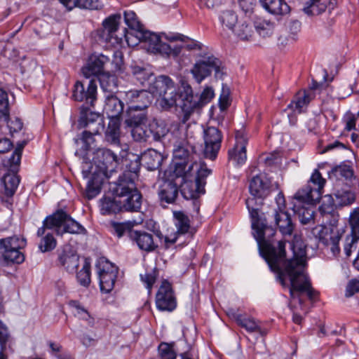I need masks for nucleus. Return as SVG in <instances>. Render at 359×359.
<instances>
[{"instance_id":"1","label":"nucleus","mask_w":359,"mask_h":359,"mask_svg":"<svg viewBox=\"0 0 359 359\" xmlns=\"http://www.w3.org/2000/svg\"><path fill=\"white\" fill-rule=\"evenodd\" d=\"M271 182L265 175L260 174L250 180V196L245 201L251 218L252 234L257 241L259 250L270 269L278 273L283 287H288L292 299L297 297L300 304L301 294H306L311 301L318 297V292L312 287L309 278L304 271L306 262V246L301 238L294 236L290 244L293 257L285 259V243L280 241L276 245L271 238L275 230L267 225L265 217L259 210L264 199L271 191Z\"/></svg>"},{"instance_id":"2","label":"nucleus","mask_w":359,"mask_h":359,"mask_svg":"<svg viewBox=\"0 0 359 359\" xmlns=\"http://www.w3.org/2000/svg\"><path fill=\"white\" fill-rule=\"evenodd\" d=\"M136 113L140 115L144 109L151 104L153 97L160 98L159 104L163 109L175 107L177 96V87L174 81L168 76L156 77L149 70L136 67Z\"/></svg>"},{"instance_id":"3","label":"nucleus","mask_w":359,"mask_h":359,"mask_svg":"<svg viewBox=\"0 0 359 359\" xmlns=\"http://www.w3.org/2000/svg\"><path fill=\"white\" fill-rule=\"evenodd\" d=\"M116 197L104 196L100 200V211L104 215L116 214L120 211L133 212L135 210V182L133 180H122L111 187Z\"/></svg>"},{"instance_id":"4","label":"nucleus","mask_w":359,"mask_h":359,"mask_svg":"<svg viewBox=\"0 0 359 359\" xmlns=\"http://www.w3.org/2000/svg\"><path fill=\"white\" fill-rule=\"evenodd\" d=\"M214 95L213 89L206 87L198 97L197 95H194L192 88L189 84L183 83L182 90L176 97V111L182 116V121L185 123L195 109L210 102Z\"/></svg>"},{"instance_id":"5","label":"nucleus","mask_w":359,"mask_h":359,"mask_svg":"<svg viewBox=\"0 0 359 359\" xmlns=\"http://www.w3.org/2000/svg\"><path fill=\"white\" fill-rule=\"evenodd\" d=\"M210 173L211 170L208 169L204 163L191 164L183 175V182L181 184V193L183 196L186 199H194L205 194L206 177Z\"/></svg>"},{"instance_id":"6","label":"nucleus","mask_w":359,"mask_h":359,"mask_svg":"<svg viewBox=\"0 0 359 359\" xmlns=\"http://www.w3.org/2000/svg\"><path fill=\"white\" fill-rule=\"evenodd\" d=\"M136 46L145 50L147 53L160 54L163 56L177 57L182 47L172 48L166 43L161 41L160 36L146 29L144 25L136 18Z\"/></svg>"},{"instance_id":"7","label":"nucleus","mask_w":359,"mask_h":359,"mask_svg":"<svg viewBox=\"0 0 359 359\" xmlns=\"http://www.w3.org/2000/svg\"><path fill=\"white\" fill-rule=\"evenodd\" d=\"M46 229H55L56 233L60 236L65 233H86L85 228L63 210H57L53 215L47 216L43 222V226L39 228L37 236L44 234Z\"/></svg>"},{"instance_id":"8","label":"nucleus","mask_w":359,"mask_h":359,"mask_svg":"<svg viewBox=\"0 0 359 359\" xmlns=\"http://www.w3.org/2000/svg\"><path fill=\"white\" fill-rule=\"evenodd\" d=\"M25 245L26 240L15 236L0 239V252H2L4 263L6 265L22 263L25 256L20 249Z\"/></svg>"},{"instance_id":"9","label":"nucleus","mask_w":359,"mask_h":359,"mask_svg":"<svg viewBox=\"0 0 359 359\" xmlns=\"http://www.w3.org/2000/svg\"><path fill=\"white\" fill-rule=\"evenodd\" d=\"M222 62L219 59L215 57L212 54L203 53L196 60L191 72L198 83H200L205 78L209 76L214 71L215 76L219 77L221 73Z\"/></svg>"},{"instance_id":"10","label":"nucleus","mask_w":359,"mask_h":359,"mask_svg":"<svg viewBox=\"0 0 359 359\" xmlns=\"http://www.w3.org/2000/svg\"><path fill=\"white\" fill-rule=\"evenodd\" d=\"M168 130L163 123L155 120L149 121L146 114L136 116V141H147L150 137L159 140L167 133Z\"/></svg>"},{"instance_id":"11","label":"nucleus","mask_w":359,"mask_h":359,"mask_svg":"<svg viewBox=\"0 0 359 359\" xmlns=\"http://www.w3.org/2000/svg\"><path fill=\"white\" fill-rule=\"evenodd\" d=\"M326 180L322 177L318 170L313 172L308 184L299 190L294 198L302 202L311 203L318 201L323 194Z\"/></svg>"},{"instance_id":"12","label":"nucleus","mask_w":359,"mask_h":359,"mask_svg":"<svg viewBox=\"0 0 359 359\" xmlns=\"http://www.w3.org/2000/svg\"><path fill=\"white\" fill-rule=\"evenodd\" d=\"M102 292L109 293L117 280L118 268L105 259H100L96 265Z\"/></svg>"},{"instance_id":"13","label":"nucleus","mask_w":359,"mask_h":359,"mask_svg":"<svg viewBox=\"0 0 359 359\" xmlns=\"http://www.w3.org/2000/svg\"><path fill=\"white\" fill-rule=\"evenodd\" d=\"M82 174L85 178L91 175L87 183L86 196L89 200L92 199L100 193L104 175L93 170L91 162L86 161H83L82 163Z\"/></svg>"},{"instance_id":"14","label":"nucleus","mask_w":359,"mask_h":359,"mask_svg":"<svg viewBox=\"0 0 359 359\" xmlns=\"http://www.w3.org/2000/svg\"><path fill=\"white\" fill-rule=\"evenodd\" d=\"M248 138L243 130H238L235 135V144L233 147L229 149V161L234 166H241L246 162L247 154L246 146Z\"/></svg>"},{"instance_id":"15","label":"nucleus","mask_w":359,"mask_h":359,"mask_svg":"<svg viewBox=\"0 0 359 359\" xmlns=\"http://www.w3.org/2000/svg\"><path fill=\"white\" fill-rule=\"evenodd\" d=\"M121 15L114 14L107 18L102 22V29L100 31V38L106 43L114 46L121 43L122 38L117 36L121 22Z\"/></svg>"},{"instance_id":"16","label":"nucleus","mask_w":359,"mask_h":359,"mask_svg":"<svg viewBox=\"0 0 359 359\" xmlns=\"http://www.w3.org/2000/svg\"><path fill=\"white\" fill-rule=\"evenodd\" d=\"M334 198L332 196H327V203L324 201L320 206L322 214H330L334 210V206H345L352 204L355 200V194L349 189H340L334 194Z\"/></svg>"},{"instance_id":"17","label":"nucleus","mask_w":359,"mask_h":359,"mask_svg":"<svg viewBox=\"0 0 359 359\" xmlns=\"http://www.w3.org/2000/svg\"><path fill=\"white\" fill-rule=\"evenodd\" d=\"M205 142L204 154L206 158L214 159L221 147L222 136L215 127H208L203 131Z\"/></svg>"},{"instance_id":"18","label":"nucleus","mask_w":359,"mask_h":359,"mask_svg":"<svg viewBox=\"0 0 359 359\" xmlns=\"http://www.w3.org/2000/svg\"><path fill=\"white\" fill-rule=\"evenodd\" d=\"M174 223L177 231L166 235L164 238L166 248L175 244L180 236L189 233L190 222L188 217L183 212H174Z\"/></svg>"},{"instance_id":"19","label":"nucleus","mask_w":359,"mask_h":359,"mask_svg":"<svg viewBox=\"0 0 359 359\" xmlns=\"http://www.w3.org/2000/svg\"><path fill=\"white\" fill-rule=\"evenodd\" d=\"M156 304L161 311H173L176 307V301L173 294L171 285L167 280H163L156 294Z\"/></svg>"},{"instance_id":"20","label":"nucleus","mask_w":359,"mask_h":359,"mask_svg":"<svg viewBox=\"0 0 359 359\" xmlns=\"http://www.w3.org/2000/svg\"><path fill=\"white\" fill-rule=\"evenodd\" d=\"M109 61V57L103 54L92 55L82 68V73L86 78L93 76L97 79L100 74L104 73L103 69Z\"/></svg>"},{"instance_id":"21","label":"nucleus","mask_w":359,"mask_h":359,"mask_svg":"<svg viewBox=\"0 0 359 359\" xmlns=\"http://www.w3.org/2000/svg\"><path fill=\"white\" fill-rule=\"evenodd\" d=\"M97 85L95 79L93 78L89 81L88 88L86 90L83 84L80 81H76L74 84L72 97L74 100L81 102L86 100L87 104L90 106L96 100Z\"/></svg>"},{"instance_id":"22","label":"nucleus","mask_w":359,"mask_h":359,"mask_svg":"<svg viewBox=\"0 0 359 359\" xmlns=\"http://www.w3.org/2000/svg\"><path fill=\"white\" fill-rule=\"evenodd\" d=\"M117 156L109 149H99L95 153L93 161L99 170L97 171L104 175L111 171L116 165Z\"/></svg>"},{"instance_id":"23","label":"nucleus","mask_w":359,"mask_h":359,"mask_svg":"<svg viewBox=\"0 0 359 359\" xmlns=\"http://www.w3.org/2000/svg\"><path fill=\"white\" fill-rule=\"evenodd\" d=\"M226 312L230 318L233 319L239 326L244 328L248 332L262 334L259 323L254 318L243 316L234 308H229Z\"/></svg>"},{"instance_id":"24","label":"nucleus","mask_w":359,"mask_h":359,"mask_svg":"<svg viewBox=\"0 0 359 359\" xmlns=\"http://www.w3.org/2000/svg\"><path fill=\"white\" fill-rule=\"evenodd\" d=\"M59 262L68 272L74 273L79 264V257L70 246H66L59 255Z\"/></svg>"},{"instance_id":"25","label":"nucleus","mask_w":359,"mask_h":359,"mask_svg":"<svg viewBox=\"0 0 359 359\" xmlns=\"http://www.w3.org/2000/svg\"><path fill=\"white\" fill-rule=\"evenodd\" d=\"M142 166L149 170L158 169L163 161V156L155 149H149L142 153L137 158Z\"/></svg>"},{"instance_id":"26","label":"nucleus","mask_w":359,"mask_h":359,"mask_svg":"<svg viewBox=\"0 0 359 359\" xmlns=\"http://www.w3.org/2000/svg\"><path fill=\"white\" fill-rule=\"evenodd\" d=\"M263 8L276 16H284L290 13V7L285 0H259Z\"/></svg>"},{"instance_id":"27","label":"nucleus","mask_w":359,"mask_h":359,"mask_svg":"<svg viewBox=\"0 0 359 359\" xmlns=\"http://www.w3.org/2000/svg\"><path fill=\"white\" fill-rule=\"evenodd\" d=\"M123 104L113 95H108L104 107V111L110 121H119V116L123 112Z\"/></svg>"},{"instance_id":"28","label":"nucleus","mask_w":359,"mask_h":359,"mask_svg":"<svg viewBox=\"0 0 359 359\" xmlns=\"http://www.w3.org/2000/svg\"><path fill=\"white\" fill-rule=\"evenodd\" d=\"M275 222L278 226L280 232L283 236L292 235L294 230V224L292 222L290 215L286 211L276 212Z\"/></svg>"},{"instance_id":"29","label":"nucleus","mask_w":359,"mask_h":359,"mask_svg":"<svg viewBox=\"0 0 359 359\" xmlns=\"http://www.w3.org/2000/svg\"><path fill=\"white\" fill-rule=\"evenodd\" d=\"M69 306L72 309L75 317L78 318L79 320L85 321L89 327H94L95 318L79 302L71 300L69 302Z\"/></svg>"},{"instance_id":"30","label":"nucleus","mask_w":359,"mask_h":359,"mask_svg":"<svg viewBox=\"0 0 359 359\" xmlns=\"http://www.w3.org/2000/svg\"><path fill=\"white\" fill-rule=\"evenodd\" d=\"M13 352V341L7 327L0 323V355L8 356Z\"/></svg>"},{"instance_id":"31","label":"nucleus","mask_w":359,"mask_h":359,"mask_svg":"<svg viewBox=\"0 0 359 359\" xmlns=\"http://www.w3.org/2000/svg\"><path fill=\"white\" fill-rule=\"evenodd\" d=\"M311 233L323 245H328L330 241L339 233L333 227L324 225L315 226L312 229Z\"/></svg>"},{"instance_id":"32","label":"nucleus","mask_w":359,"mask_h":359,"mask_svg":"<svg viewBox=\"0 0 359 359\" xmlns=\"http://www.w3.org/2000/svg\"><path fill=\"white\" fill-rule=\"evenodd\" d=\"M178 194L177 187L172 182H164L159 188L158 195L161 201L172 203Z\"/></svg>"},{"instance_id":"33","label":"nucleus","mask_w":359,"mask_h":359,"mask_svg":"<svg viewBox=\"0 0 359 359\" xmlns=\"http://www.w3.org/2000/svg\"><path fill=\"white\" fill-rule=\"evenodd\" d=\"M311 97L310 93L306 90L299 91L294 100L288 105L287 108L294 114H300L303 109L309 103Z\"/></svg>"},{"instance_id":"34","label":"nucleus","mask_w":359,"mask_h":359,"mask_svg":"<svg viewBox=\"0 0 359 359\" xmlns=\"http://www.w3.org/2000/svg\"><path fill=\"white\" fill-rule=\"evenodd\" d=\"M101 88L110 93H114L116 91L118 88V79L116 75L109 72L102 73L97 78Z\"/></svg>"},{"instance_id":"35","label":"nucleus","mask_w":359,"mask_h":359,"mask_svg":"<svg viewBox=\"0 0 359 359\" xmlns=\"http://www.w3.org/2000/svg\"><path fill=\"white\" fill-rule=\"evenodd\" d=\"M136 213L139 212L140 215L139 219H136V224L142 223L144 219L149 217V205L146 200L142 198V194L136 189Z\"/></svg>"},{"instance_id":"36","label":"nucleus","mask_w":359,"mask_h":359,"mask_svg":"<svg viewBox=\"0 0 359 359\" xmlns=\"http://www.w3.org/2000/svg\"><path fill=\"white\" fill-rule=\"evenodd\" d=\"M111 226L116 232L118 237H121L123 235H128L132 241H134L133 237V228L135 226V222L128 221L125 222H111Z\"/></svg>"},{"instance_id":"37","label":"nucleus","mask_w":359,"mask_h":359,"mask_svg":"<svg viewBox=\"0 0 359 359\" xmlns=\"http://www.w3.org/2000/svg\"><path fill=\"white\" fill-rule=\"evenodd\" d=\"M353 175V172L351 167L346 164L340 165L337 166L329 172V177L330 179L336 178L337 180H349Z\"/></svg>"},{"instance_id":"38","label":"nucleus","mask_w":359,"mask_h":359,"mask_svg":"<svg viewBox=\"0 0 359 359\" xmlns=\"http://www.w3.org/2000/svg\"><path fill=\"white\" fill-rule=\"evenodd\" d=\"M136 243L140 249L145 251H151L155 248L153 236L148 233L136 231Z\"/></svg>"},{"instance_id":"39","label":"nucleus","mask_w":359,"mask_h":359,"mask_svg":"<svg viewBox=\"0 0 359 359\" xmlns=\"http://www.w3.org/2000/svg\"><path fill=\"white\" fill-rule=\"evenodd\" d=\"M3 183L6 195L13 196L20 184L19 176L15 174H7L3 177Z\"/></svg>"},{"instance_id":"40","label":"nucleus","mask_w":359,"mask_h":359,"mask_svg":"<svg viewBox=\"0 0 359 359\" xmlns=\"http://www.w3.org/2000/svg\"><path fill=\"white\" fill-rule=\"evenodd\" d=\"M39 237H41V238L39 244V249L41 252H49L55 248L57 241L52 233L45 232L44 234Z\"/></svg>"},{"instance_id":"41","label":"nucleus","mask_w":359,"mask_h":359,"mask_svg":"<svg viewBox=\"0 0 359 359\" xmlns=\"http://www.w3.org/2000/svg\"><path fill=\"white\" fill-rule=\"evenodd\" d=\"M326 9V4L321 0H310L306 2L304 8V11L307 15H319L324 12Z\"/></svg>"},{"instance_id":"42","label":"nucleus","mask_w":359,"mask_h":359,"mask_svg":"<svg viewBox=\"0 0 359 359\" xmlns=\"http://www.w3.org/2000/svg\"><path fill=\"white\" fill-rule=\"evenodd\" d=\"M10 116L8 93L0 87V121H6Z\"/></svg>"},{"instance_id":"43","label":"nucleus","mask_w":359,"mask_h":359,"mask_svg":"<svg viewBox=\"0 0 359 359\" xmlns=\"http://www.w3.org/2000/svg\"><path fill=\"white\" fill-rule=\"evenodd\" d=\"M108 142L116 144L119 142V121H110L106 131Z\"/></svg>"},{"instance_id":"44","label":"nucleus","mask_w":359,"mask_h":359,"mask_svg":"<svg viewBox=\"0 0 359 359\" xmlns=\"http://www.w3.org/2000/svg\"><path fill=\"white\" fill-rule=\"evenodd\" d=\"M78 282L84 287H88L90 283V264L85 262L82 269L76 275Z\"/></svg>"},{"instance_id":"45","label":"nucleus","mask_w":359,"mask_h":359,"mask_svg":"<svg viewBox=\"0 0 359 359\" xmlns=\"http://www.w3.org/2000/svg\"><path fill=\"white\" fill-rule=\"evenodd\" d=\"M220 21L223 25L233 31L238 22V18L234 12L231 11H226L222 12L221 14Z\"/></svg>"},{"instance_id":"46","label":"nucleus","mask_w":359,"mask_h":359,"mask_svg":"<svg viewBox=\"0 0 359 359\" xmlns=\"http://www.w3.org/2000/svg\"><path fill=\"white\" fill-rule=\"evenodd\" d=\"M233 32L238 38L243 41H249L253 33L252 27L246 23L238 25L234 28Z\"/></svg>"},{"instance_id":"47","label":"nucleus","mask_w":359,"mask_h":359,"mask_svg":"<svg viewBox=\"0 0 359 359\" xmlns=\"http://www.w3.org/2000/svg\"><path fill=\"white\" fill-rule=\"evenodd\" d=\"M158 354L161 359H176L177 353L172 344L161 343L158 346Z\"/></svg>"},{"instance_id":"48","label":"nucleus","mask_w":359,"mask_h":359,"mask_svg":"<svg viewBox=\"0 0 359 359\" xmlns=\"http://www.w3.org/2000/svg\"><path fill=\"white\" fill-rule=\"evenodd\" d=\"M124 125L128 128L132 137H135V107H129L123 115Z\"/></svg>"},{"instance_id":"49","label":"nucleus","mask_w":359,"mask_h":359,"mask_svg":"<svg viewBox=\"0 0 359 359\" xmlns=\"http://www.w3.org/2000/svg\"><path fill=\"white\" fill-rule=\"evenodd\" d=\"M26 143L27 142L25 141L18 143L13 153L8 159L11 167L16 166L20 164L22 152L25 146L26 145Z\"/></svg>"},{"instance_id":"50","label":"nucleus","mask_w":359,"mask_h":359,"mask_svg":"<svg viewBox=\"0 0 359 359\" xmlns=\"http://www.w3.org/2000/svg\"><path fill=\"white\" fill-rule=\"evenodd\" d=\"M255 27L259 34L263 37L269 36L273 32V24L267 21L256 22Z\"/></svg>"},{"instance_id":"51","label":"nucleus","mask_w":359,"mask_h":359,"mask_svg":"<svg viewBox=\"0 0 359 359\" xmlns=\"http://www.w3.org/2000/svg\"><path fill=\"white\" fill-rule=\"evenodd\" d=\"M81 342L85 346H90L93 345L97 341V337L95 332L90 331L89 332H83L79 336Z\"/></svg>"},{"instance_id":"52","label":"nucleus","mask_w":359,"mask_h":359,"mask_svg":"<svg viewBox=\"0 0 359 359\" xmlns=\"http://www.w3.org/2000/svg\"><path fill=\"white\" fill-rule=\"evenodd\" d=\"M294 211L298 212L300 222L303 224H307L313 220L314 212L311 209L301 208L298 210H294Z\"/></svg>"},{"instance_id":"53","label":"nucleus","mask_w":359,"mask_h":359,"mask_svg":"<svg viewBox=\"0 0 359 359\" xmlns=\"http://www.w3.org/2000/svg\"><path fill=\"white\" fill-rule=\"evenodd\" d=\"M2 123H6L9 132L12 135L14 133H18L22 128V123L18 118H15L14 120H9L8 118L6 121H2Z\"/></svg>"},{"instance_id":"54","label":"nucleus","mask_w":359,"mask_h":359,"mask_svg":"<svg viewBox=\"0 0 359 359\" xmlns=\"http://www.w3.org/2000/svg\"><path fill=\"white\" fill-rule=\"evenodd\" d=\"M102 7L99 0H79V8L95 10Z\"/></svg>"},{"instance_id":"55","label":"nucleus","mask_w":359,"mask_h":359,"mask_svg":"<svg viewBox=\"0 0 359 359\" xmlns=\"http://www.w3.org/2000/svg\"><path fill=\"white\" fill-rule=\"evenodd\" d=\"M359 292V278L350 280L346 287L345 295L346 297H352L355 293Z\"/></svg>"},{"instance_id":"56","label":"nucleus","mask_w":359,"mask_h":359,"mask_svg":"<svg viewBox=\"0 0 359 359\" xmlns=\"http://www.w3.org/2000/svg\"><path fill=\"white\" fill-rule=\"evenodd\" d=\"M98 133L97 130L94 133L85 130L82 134L81 141L83 143L84 150H88L90 145L94 142V135Z\"/></svg>"},{"instance_id":"57","label":"nucleus","mask_w":359,"mask_h":359,"mask_svg":"<svg viewBox=\"0 0 359 359\" xmlns=\"http://www.w3.org/2000/svg\"><path fill=\"white\" fill-rule=\"evenodd\" d=\"M184 45L183 48L188 50H200L205 53L204 46L196 40L191 39L187 36L186 41H183Z\"/></svg>"},{"instance_id":"58","label":"nucleus","mask_w":359,"mask_h":359,"mask_svg":"<svg viewBox=\"0 0 359 359\" xmlns=\"http://www.w3.org/2000/svg\"><path fill=\"white\" fill-rule=\"evenodd\" d=\"M141 281L144 284L146 288L148 290V293H150L154 283H155L156 278L154 274L151 273H145L140 274Z\"/></svg>"},{"instance_id":"59","label":"nucleus","mask_w":359,"mask_h":359,"mask_svg":"<svg viewBox=\"0 0 359 359\" xmlns=\"http://www.w3.org/2000/svg\"><path fill=\"white\" fill-rule=\"evenodd\" d=\"M340 238L341 236L339 233L336 234L335 236L333 237V238L331 241H330L329 244L325 245L326 246L330 248V250L334 257L337 256L340 252V248L339 247V242L340 241Z\"/></svg>"},{"instance_id":"60","label":"nucleus","mask_w":359,"mask_h":359,"mask_svg":"<svg viewBox=\"0 0 359 359\" xmlns=\"http://www.w3.org/2000/svg\"><path fill=\"white\" fill-rule=\"evenodd\" d=\"M350 224L353 231L359 233V210H354L350 215Z\"/></svg>"},{"instance_id":"61","label":"nucleus","mask_w":359,"mask_h":359,"mask_svg":"<svg viewBox=\"0 0 359 359\" xmlns=\"http://www.w3.org/2000/svg\"><path fill=\"white\" fill-rule=\"evenodd\" d=\"M37 66V63L34 60H26L22 64L21 69L22 73H31Z\"/></svg>"},{"instance_id":"62","label":"nucleus","mask_w":359,"mask_h":359,"mask_svg":"<svg viewBox=\"0 0 359 359\" xmlns=\"http://www.w3.org/2000/svg\"><path fill=\"white\" fill-rule=\"evenodd\" d=\"M124 19L126 24L133 31L135 29V13L132 11H125Z\"/></svg>"},{"instance_id":"63","label":"nucleus","mask_w":359,"mask_h":359,"mask_svg":"<svg viewBox=\"0 0 359 359\" xmlns=\"http://www.w3.org/2000/svg\"><path fill=\"white\" fill-rule=\"evenodd\" d=\"M358 241V238L355 236H347L346 238V244L344 245V252L347 257L351 254V248L353 245Z\"/></svg>"},{"instance_id":"64","label":"nucleus","mask_w":359,"mask_h":359,"mask_svg":"<svg viewBox=\"0 0 359 359\" xmlns=\"http://www.w3.org/2000/svg\"><path fill=\"white\" fill-rule=\"evenodd\" d=\"M48 345L50 349V354L55 358L63 351L62 346L58 343L50 341L48 342Z\"/></svg>"}]
</instances>
